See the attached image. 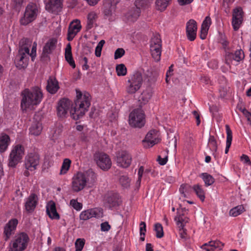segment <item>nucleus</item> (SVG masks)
Listing matches in <instances>:
<instances>
[{
  "instance_id": "obj_48",
  "label": "nucleus",
  "mask_w": 251,
  "mask_h": 251,
  "mask_svg": "<svg viewBox=\"0 0 251 251\" xmlns=\"http://www.w3.org/2000/svg\"><path fill=\"white\" fill-rule=\"evenodd\" d=\"M24 0H12V7L15 10L19 12L24 2Z\"/></svg>"
},
{
  "instance_id": "obj_42",
  "label": "nucleus",
  "mask_w": 251,
  "mask_h": 251,
  "mask_svg": "<svg viewBox=\"0 0 251 251\" xmlns=\"http://www.w3.org/2000/svg\"><path fill=\"white\" fill-rule=\"evenodd\" d=\"M193 189V187L188 184H182L179 189L180 193L183 195L184 197H186L185 193H189Z\"/></svg>"
},
{
  "instance_id": "obj_60",
  "label": "nucleus",
  "mask_w": 251,
  "mask_h": 251,
  "mask_svg": "<svg viewBox=\"0 0 251 251\" xmlns=\"http://www.w3.org/2000/svg\"><path fill=\"white\" fill-rule=\"evenodd\" d=\"M157 160L160 165H164L168 161V156H166L164 158H161L160 156H158Z\"/></svg>"
},
{
  "instance_id": "obj_24",
  "label": "nucleus",
  "mask_w": 251,
  "mask_h": 251,
  "mask_svg": "<svg viewBox=\"0 0 251 251\" xmlns=\"http://www.w3.org/2000/svg\"><path fill=\"white\" fill-rule=\"evenodd\" d=\"M46 211L50 219L56 220L60 219V216L56 211L55 203L53 201H51L47 204Z\"/></svg>"
},
{
  "instance_id": "obj_7",
  "label": "nucleus",
  "mask_w": 251,
  "mask_h": 251,
  "mask_svg": "<svg viewBox=\"0 0 251 251\" xmlns=\"http://www.w3.org/2000/svg\"><path fill=\"white\" fill-rule=\"evenodd\" d=\"M38 9L34 3H30L26 7L23 16L20 20L21 25H27L34 21L37 16Z\"/></svg>"
},
{
  "instance_id": "obj_3",
  "label": "nucleus",
  "mask_w": 251,
  "mask_h": 251,
  "mask_svg": "<svg viewBox=\"0 0 251 251\" xmlns=\"http://www.w3.org/2000/svg\"><path fill=\"white\" fill-rule=\"evenodd\" d=\"M21 105L23 109L26 110L40 103L43 98V94L40 88L34 87L31 89H25L22 92Z\"/></svg>"
},
{
  "instance_id": "obj_55",
  "label": "nucleus",
  "mask_w": 251,
  "mask_h": 251,
  "mask_svg": "<svg viewBox=\"0 0 251 251\" xmlns=\"http://www.w3.org/2000/svg\"><path fill=\"white\" fill-rule=\"evenodd\" d=\"M125 50L122 48H118L115 52L114 58L115 59L122 57L125 54Z\"/></svg>"
},
{
  "instance_id": "obj_20",
  "label": "nucleus",
  "mask_w": 251,
  "mask_h": 251,
  "mask_svg": "<svg viewBox=\"0 0 251 251\" xmlns=\"http://www.w3.org/2000/svg\"><path fill=\"white\" fill-rule=\"evenodd\" d=\"M18 224V220L14 218L9 221V222L5 225L4 227L3 233L5 237V240H7L11 235L14 233Z\"/></svg>"
},
{
  "instance_id": "obj_63",
  "label": "nucleus",
  "mask_w": 251,
  "mask_h": 251,
  "mask_svg": "<svg viewBox=\"0 0 251 251\" xmlns=\"http://www.w3.org/2000/svg\"><path fill=\"white\" fill-rule=\"evenodd\" d=\"M226 88L221 87L219 89L220 96L222 98H224L227 95Z\"/></svg>"
},
{
  "instance_id": "obj_44",
  "label": "nucleus",
  "mask_w": 251,
  "mask_h": 251,
  "mask_svg": "<svg viewBox=\"0 0 251 251\" xmlns=\"http://www.w3.org/2000/svg\"><path fill=\"white\" fill-rule=\"evenodd\" d=\"M112 6L109 2H105L103 4V14L106 18H107L112 14Z\"/></svg>"
},
{
  "instance_id": "obj_30",
  "label": "nucleus",
  "mask_w": 251,
  "mask_h": 251,
  "mask_svg": "<svg viewBox=\"0 0 251 251\" xmlns=\"http://www.w3.org/2000/svg\"><path fill=\"white\" fill-rule=\"evenodd\" d=\"M10 142L9 136L4 134L0 137V151L3 152L7 149Z\"/></svg>"
},
{
  "instance_id": "obj_32",
  "label": "nucleus",
  "mask_w": 251,
  "mask_h": 251,
  "mask_svg": "<svg viewBox=\"0 0 251 251\" xmlns=\"http://www.w3.org/2000/svg\"><path fill=\"white\" fill-rule=\"evenodd\" d=\"M226 129L227 134L226 141V148L225 149V153H227L229 149L231 146L232 140V131L228 125H226Z\"/></svg>"
},
{
  "instance_id": "obj_37",
  "label": "nucleus",
  "mask_w": 251,
  "mask_h": 251,
  "mask_svg": "<svg viewBox=\"0 0 251 251\" xmlns=\"http://www.w3.org/2000/svg\"><path fill=\"white\" fill-rule=\"evenodd\" d=\"M201 177L204 182L205 185L206 186L212 185L214 182V178L210 175L204 173L201 175Z\"/></svg>"
},
{
  "instance_id": "obj_35",
  "label": "nucleus",
  "mask_w": 251,
  "mask_h": 251,
  "mask_svg": "<svg viewBox=\"0 0 251 251\" xmlns=\"http://www.w3.org/2000/svg\"><path fill=\"white\" fill-rule=\"evenodd\" d=\"M193 190L195 191L197 196L202 201H203L205 199L204 191L202 189L201 186L199 184L194 185L193 186Z\"/></svg>"
},
{
  "instance_id": "obj_23",
  "label": "nucleus",
  "mask_w": 251,
  "mask_h": 251,
  "mask_svg": "<svg viewBox=\"0 0 251 251\" xmlns=\"http://www.w3.org/2000/svg\"><path fill=\"white\" fill-rule=\"evenodd\" d=\"M100 211L97 208L90 209L82 211L80 215L79 218L81 220L85 221L92 217H100Z\"/></svg>"
},
{
  "instance_id": "obj_53",
  "label": "nucleus",
  "mask_w": 251,
  "mask_h": 251,
  "mask_svg": "<svg viewBox=\"0 0 251 251\" xmlns=\"http://www.w3.org/2000/svg\"><path fill=\"white\" fill-rule=\"evenodd\" d=\"M70 205L75 210H80L82 207V204L77 202L76 200L72 199L70 201Z\"/></svg>"
},
{
  "instance_id": "obj_5",
  "label": "nucleus",
  "mask_w": 251,
  "mask_h": 251,
  "mask_svg": "<svg viewBox=\"0 0 251 251\" xmlns=\"http://www.w3.org/2000/svg\"><path fill=\"white\" fill-rule=\"evenodd\" d=\"M143 77L141 73L135 72L129 77L126 87V92L129 94L135 93L141 87Z\"/></svg>"
},
{
  "instance_id": "obj_47",
  "label": "nucleus",
  "mask_w": 251,
  "mask_h": 251,
  "mask_svg": "<svg viewBox=\"0 0 251 251\" xmlns=\"http://www.w3.org/2000/svg\"><path fill=\"white\" fill-rule=\"evenodd\" d=\"M85 240L82 238H78L75 242V251H81L85 245Z\"/></svg>"
},
{
  "instance_id": "obj_59",
  "label": "nucleus",
  "mask_w": 251,
  "mask_h": 251,
  "mask_svg": "<svg viewBox=\"0 0 251 251\" xmlns=\"http://www.w3.org/2000/svg\"><path fill=\"white\" fill-rule=\"evenodd\" d=\"M151 55L155 61H158L160 59L161 51L151 52Z\"/></svg>"
},
{
  "instance_id": "obj_1",
  "label": "nucleus",
  "mask_w": 251,
  "mask_h": 251,
  "mask_svg": "<svg viewBox=\"0 0 251 251\" xmlns=\"http://www.w3.org/2000/svg\"><path fill=\"white\" fill-rule=\"evenodd\" d=\"M76 100L74 104H72L68 99L63 98L59 100L57 107V114L61 118L65 117L72 104L70 114L73 119L77 120L82 117L88 110L91 105V96L89 93L83 94L78 90H76Z\"/></svg>"
},
{
  "instance_id": "obj_29",
  "label": "nucleus",
  "mask_w": 251,
  "mask_h": 251,
  "mask_svg": "<svg viewBox=\"0 0 251 251\" xmlns=\"http://www.w3.org/2000/svg\"><path fill=\"white\" fill-rule=\"evenodd\" d=\"M152 94V88L151 87H148L141 93L139 97V100L142 101L144 104H145L151 98Z\"/></svg>"
},
{
  "instance_id": "obj_62",
  "label": "nucleus",
  "mask_w": 251,
  "mask_h": 251,
  "mask_svg": "<svg viewBox=\"0 0 251 251\" xmlns=\"http://www.w3.org/2000/svg\"><path fill=\"white\" fill-rule=\"evenodd\" d=\"M241 160L244 162V163L247 164L248 165L251 164V162L250 160V158L247 155L243 154L241 157Z\"/></svg>"
},
{
  "instance_id": "obj_11",
  "label": "nucleus",
  "mask_w": 251,
  "mask_h": 251,
  "mask_svg": "<svg viewBox=\"0 0 251 251\" xmlns=\"http://www.w3.org/2000/svg\"><path fill=\"white\" fill-rule=\"evenodd\" d=\"M57 40L55 38H52L45 44L43 52L41 56V60L43 62H47L50 60L49 54H51L56 47Z\"/></svg>"
},
{
  "instance_id": "obj_40",
  "label": "nucleus",
  "mask_w": 251,
  "mask_h": 251,
  "mask_svg": "<svg viewBox=\"0 0 251 251\" xmlns=\"http://www.w3.org/2000/svg\"><path fill=\"white\" fill-rule=\"evenodd\" d=\"M71 163V161L69 159L66 158L64 160L60 172V175L65 174L67 172L70 167Z\"/></svg>"
},
{
  "instance_id": "obj_54",
  "label": "nucleus",
  "mask_w": 251,
  "mask_h": 251,
  "mask_svg": "<svg viewBox=\"0 0 251 251\" xmlns=\"http://www.w3.org/2000/svg\"><path fill=\"white\" fill-rule=\"evenodd\" d=\"M211 23V21L210 18L209 16H207L203 21L201 28L208 30Z\"/></svg>"
},
{
  "instance_id": "obj_41",
  "label": "nucleus",
  "mask_w": 251,
  "mask_h": 251,
  "mask_svg": "<svg viewBox=\"0 0 251 251\" xmlns=\"http://www.w3.org/2000/svg\"><path fill=\"white\" fill-rule=\"evenodd\" d=\"M161 47V40L160 36L158 34H155L151 38L150 43V47L151 46Z\"/></svg>"
},
{
  "instance_id": "obj_2",
  "label": "nucleus",
  "mask_w": 251,
  "mask_h": 251,
  "mask_svg": "<svg viewBox=\"0 0 251 251\" xmlns=\"http://www.w3.org/2000/svg\"><path fill=\"white\" fill-rule=\"evenodd\" d=\"M30 45L31 41L27 38H23L19 42V53L15 58V63L19 69L24 68L27 66L29 56H31L32 61H34L36 54L37 44L34 42L31 53H29V47Z\"/></svg>"
},
{
  "instance_id": "obj_27",
  "label": "nucleus",
  "mask_w": 251,
  "mask_h": 251,
  "mask_svg": "<svg viewBox=\"0 0 251 251\" xmlns=\"http://www.w3.org/2000/svg\"><path fill=\"white\" fill-rule=\"evenodd\" d=\"M65 57L66 60L69 64V65L73 68H75V64L72 56V48L71 44L70 43H68L66 47L65 52Z\"/></svg>"
},
{
  "instance_id": "obj_9",
  "label": "nucleus",
  "mask_w": 251,
  "mask_h": 251,
  "mask_svg": "<svg viewBox=\"0 0 251 251\" xmlns=\"http://www.w3.org/2000/svg\"><path fill=\"white\" fill-rule=\"evenodd\" d=\"M145 123V114L141 109H134L129 114V124L131 126L141 128Z\"/></svg>"
},
{
  "instance_id": "obj_52",
  "label": "nucleus",
  "mask_w": 251,
  "mask_h": 251,
  "mask_svg": "<svg viewBox=\"0 0 251 251\" xmlns=\"http://www.w3.org/2000/svg\"><path fill=\"white\" fill-rule=\"evenodd\" d=\"M212 251H214V249H218L219 250H221L224 246V244L222 243L219 240L212 241Z\"/></svg>"
},
{
  "instance_id": "obj_18",
  "label": "nucleus",
  "mask_w": 251,
  "mask_h": 251,
  "mask_svg": "<svg viewBox=\"0 0 251 251\" xmlns=\"http://www.w3.org/2000/svg\"><path fill=\"white\" fill-rule=\"evenodd\" d=\"M105 200L106 206L110 209L118 206L121 202L119 195L114 193L108 194Z\"/></svg>"
},
{
  "instance_id": "obj_43",
  "label": "nucleus",
  "mask_w": 251,
  "mask_h": 251,
  "mask_svg": "<svg viewBox=\"0 0 251 251\" xmlns=\"http://www.w3.org/2000/svg\"><path fill=\"white\" fill-rule=\"evenodd\" d=\"M154 230L156 232V236L158 238H161L164 236V232L162 225L159 223L154 225Z\"/></svg>"
},
{
  "instance_id": "obj_6",
  "label": "nucleus",
  "mask_w": 251,
  "mask_h": 251,
  "mask_svg": "<svg viewBox=\"0 0 251 251\" xmlns=\"http://www.w3.org/2000/svg\"><path fill=\"white\" fill-rule=\"evenodd\" d=\"M29 238L25 232H21L15 236L9 251H24L28 245Z\"/></svg>"
},
{
  "instance_id": "obj_4",
  "label": "nucleus",
  "mask_w": 251,
  "mask_h": 251,
  "mask_svg": "<svg viewBox=\"0 0 251 251\" xmlns=\"http://www.w3.org/2000/svg\"><path fill=\"white\" fill-rule=\"evenodd\" d=\"M96 179V175L91 169L84 173L78 172L73 178L72 190L78 192L84 188L87 182L94 183Z\"/></svg>"
},
{
  "instance_id": "obj_10",
  "label": "nucleus",
  "mask_w": 251,
  "mask_h": 251,
  "mask_svg": "<svg viewBox=\"0 0 251 251\" xmlns=\"http://www.w3.org/2000/svg\"><path fill=\"white\" fill-rule=\"evenodd\" d=\"M97 165L102 170L107 171L111 167L112 162L109 156L103 152H97L94 155Z\"/></svg>"
},
{
  "instance_id": "obj_38",
  "label": "nucleus",
  "mask_w": 251,
  "mask_h": 251,
  "mask_svg": "<svg viewBox=\"0 0 251 251\" xmlns=\"http://www.w3.org/2000/svg\"><path fill=\"white\" fill-rule=\"evenodd\" d=\"M245 211V208L243 205H238L232 208L229 211V215L233 217H236Z\"/></svg>"
},
{
  "instance_id": "obj_51",
  "label": "nucleus",
  "mask_w": 251,
  "mask_h": 251,
  "mask_svg": "<svg viewBox=\"0 0 251 251\" xmlns=\"http://www.w3.org/2000/svg\"><path fill=\"white\" fill-rule=\"evenodd\" d=\"M105 43V41L101 40L98 44L95 49V55L97 57H100L101 55V52L102 47Z\"/></svg>"
},
{
  "instance_id": "obj_56",
  "label": "nucleus",
  "mask_w": 251,
  "mask_h": 251,
  "mask_svg": "<svg viewBox=\"0 0 251 251\" xmlns=\"http://www.w3.org/2000/svg\"><path fill=\"white\" fill-rule=\"evenodd\" d=\"M240 110L242 111L243 114L245 115V116L247 119V120L250 122V124L251 125V114L249 112L246 108H240Z\"/></svg>"
},
{
  "instance_id": "obj_39",
  "label": "nucleus",
  "mask_w": 251,
  "mask_h": 251,
  "mask_svg": "<svg viewBox=\"0 0 251 251\" xmlns=\"http://www.w3.org/2000/svg\"><path fill=\"white\" fill-rule=\"evenodd\" d=\"M171 0H156L155 3L156 9L161 11L166 9Z\"/></svg>"
},
{
  "instance_id": "obj_16",
  "label": "nucleus",
  "mask_w": 251,
  "mask_h": 251,
  "mask_svg": "<svg viewBox=\"0 0 251 251\" xmlns=\"http://www.w3.org/2000/svg\"><path fill=\"white\" fill-rule=\"evenodd\" d=\"M244 51L241 50H236L233 53L231 50L225 54V62L226 64L230 65L233 61L239 62L244 58Z\"/></svg>"
},
{
  "instance_id": "obj_25",
  "label": "nucleus",
  "mask_w": 251,
  "mask_h": 251,
  "mask_svg": "<svg viewBox=\"0 0 251 251\" xmlns=\"http://www.w3.org/2000/svg\"><path fill=\"white\" fill-rule=\"evenodd\" d=\"M59 88L58 82L54 77L50 76L47 82V90L50 94H54L57 92Z\"/></svg>"
},
{
  "instance_id": "obj_33",
  "label": "nucleus",
  "mask_w": 251,
  "mask_h": 251,
  "mask_svg": "<svg viewBox=\"0 0 251 251\" xmlns=\"http://www.w3.org/2000/svg\"><path fill=\"white\" fill-rule=\"evenodd\" d=\"M97 18V15L95 12H91L88 14L87 16V24L86 25L87 30L91 29L94 26V25Z\"/></svg>"
},
{
  "instance_id": "obj_17",
  "label": "nucleus",
  "mask_w": 251,
  "mask_h": 251,
  "mask_svg": "<svg viewBox=\"0 0 251 251\" xmlns=\"http://www.w3.org/2000/svg\"><path fill=\"white\" fill-rule=\"evenodd\" d=\"M81 28L80 21L77 19L73 20L70 24L68 27L67 40L69 41H72L75 35L80 31Z\"/></svg>"
},
{
  "instance_id": "obj_58",
  "label": "nucleus",
  "mask_w": 251,
  "mask_h": 251,
  "mask_svg": "<svg viewBox=\"0 0 251 251\" xmlns=\"http://www.w3.org/2000/svg\"><path fill=\"white\" fill-rule=\"evenodd\" d=\"M100 227L102 231H108L110 229L111 226L108 222H105L101 224Z\"/></svg>"
},
{
  "instance_id": "obj_50",
  "label": "nucleus",
  "mask_w": 251,
  "mask_h": 251,
  "mask_svg": "<svg viewBox=\"0 0 251 251\" xmlns=\"http://www.w3.org/2000/svg\"><path fill=\"white\" fill-rule=\"evenodd\" d=\"M120 183L125 188L129 186V179L126 176H122L119 179Z\"/></svg>"
},
{
  "instance_id": "obj_15",
  "label": "nucleus",
  "mask_w": 251,
  "mask_h": 251,
  "mask_svg": "<svg viewBox=\"0 0 251 251\" xmlns=\"http://www.w3.org/2000/svg\"><path fill=\"white\" fill-rule=\"evenodd\" d=\"M244 12L241 7L234 9L232 13V25L235 31L240 28L243 21Z\"/></svg>"
},
{
  "instance_id": "obj_21",
  "label": "nucleus",
  "mask_w": 251,
  "mask_h": 251,
  "mask_svg": "<svg viewBox=\"0 0 251 251\" xmlns=\"http://www.w3.org/2000/svg\"><path fill=\"white\" fill-rule=\"evenodd\" d=\"M38 201L37 195L34 193L31 194L26 199L25 203V206L26 210L29 213L32 212L37 205Z\"/></svg>"
},
{
  "instance_id": "obj_19",
  "label": "nucleus",
  "mask_w": 251,
  "mask_h": 251,
  "mask_svg": "<svg viewBox=\"0 0 251 251\" xmlns=\"http://www.w3.org/2000/svg\"><path fill=\"white\" fill-rule=\"evenodd\" d=\"M186 35L187 38L191 41H194L196 37L197 24L193 20H190L186 24Z\"/></svg>"
},
{
  "instance_id": "obj_49",
  "label": "nucleus",
  "mask_w": 251,
  "mask_h": 251,
  "mask_svg": "<svg viewBox=\"0 0 251 251\" xmlns=\"http://www.w3.org/2000/svg\"><path fill=\"white\" fill-rule=\"evenodd\" d=\"M208 144L210 146V148L211 150L215 151V152L217 150V143L214 136L210 135L208 140Z\"/></svg>"
},
{
  "instance_id": "obj_45",
  "label": "nucleus",
  "mask_w": 251,
  "mask_h": 251,
  "mask_svg": "<svg viewBox=\"0 0 251 251\" xmlns=\"http://www.w3.org/2000/svg\"><path fill=\"white\" fill-rule=\"evenodd\" d=\"M116 69L117 73V75L119 76H124L126 74V68L123 64L117 65Z\"/></svg>"
},
{
  "instance_id": "obj_22",
  "label": "nucleus",
  "mask_w": 251,
  "mask_h": 251,
  "mask_svg": "<svg viewBox=\"0 0 251 251\" xmlns=\"http://www.w3.org/2000/svg\"><path fill=\"white\" fill-rule=\"evenodd\" d=\"M63 0H49L46 3V9L51 13H57L62 7Z\"/></svg>"
},
{
  "instance_id": "obj_13",
  "label": "nucleus",
  "mask_w": 251,
  "mask_h": 251,
  "mask_svg": "<svg viewBox=\"0 0 251 251\" xmlns=\"http://www.w3.org/2000/svg\"><path fill=\"white\" fill-rule=\"evenodd\" d=\"M131 160L132 157L130 154L125 151H122L116 153V163L120 167L128 168L131 164Z\"/></svg>"
},
{
  "instance_id": "obj_26",
  "label": "nucleus",
  "mask_w": 251,
  "mask_h": 251,
  "mask_svg": "<svg viewBox=\"0 0 251 251\" xmlns=\"http://www.w3.org/2000/svg\"><path fill=\"white\" fill-rule=\"evenodd\" d=\"M141 13L140 9L136 7L132 8L125 15V18L128 22H134L139 17Z\"/></svg>"
},
{
  "instance_id": "obj_14",
  "label": "nucleus",
  "mask_w": 251,
  "mask_h": 251,
  "mask_svg": "<svg viewBox=\"0 0 251 251\" xmlns=\"http://www.w3.org/2000/svg\"><path fill=\"white\" fill-rule=\"evenodd\" d=\"M159 142L158 131L155 129L151 130L149 131L145 139L142 141L143 146L146 148L152 147Z\"/></svg>"
},
{
  "instance_id": "obj_36",
  "label": "nucleus",
  "mask_w": 251,
  "mask_h": 251,
  "mask_svg": "<svg viewBox=\"0 0 251 251\" xmlns=\"http://www.w3.org/2000/svg\"><path fill=\"white\" fill-rule=\"evenodd\" d=\"M151 1L150 0H136L135 5L136 9H140L148 8Z\"/></svg>"
},
{
  "instance_id": "obj_31",
  "label": "nucleus",
  "mask_w": 251,
  "mask_h": 251,
  "mask_svg": "<svg viewBox=\"0 0 251 251\" xmlns=\"http://www.w3.org/2000/svg\"><path fill=\"white\" fill-rule=\"evenodd\" d=\"M175 221L178 227L184 226L185 224L188 222L189 218L183 217V214H180L179 212H177V215L175 218Z\"/></svg>"
},
{
  "instance_id": "obj_28",
  "label": "nucleus",
  "mask_w": 251,
  "mask_h": 251,
  "mask_svg": "<svg viewBox=\"0 0 251 251\" xmlns=\"http://www.w3.org/2000/svg\"><path fill=\"white\" fill-rule=\"evenodd\" d=\"M42 130L41 123L38 121H34L29 128L30 133L34 135H39Z\"/></svg>"
},
{
  "instance_id": "obj_61",
  "label": "nucleus",
  "mask_w": 251,
  "mask_h": 251,
  "mask_svg": "<svg viewBox=\"0 0 251 251\" xmlns=\"http://www.w3.org/2000/svg\"><path fill=\"white\" fill-rule=\"evenodd\" d=\"M81 62L82 64V69L84 70H87L89 69V66L87 65L88 63V59L86 57H84L82 60L81 61Z\"/></svg>"
},
{
  "instance_id": "obj_57",
  "label": "nucleus",
  "mask_w": 251,
  "mask_h": 251,
  "mask_svg": "<svg viewBox=\"0 0 251 251\" xmlns=\"http://www.w3.org/2000/svg\"><path fill=\"white\" fill-rule=\"evenodd\" d=\"M140 233L141 236H145L146 231V225L144 222H141L140 224Z\"/></svg>"
},
{
  "instance_id": "obj_34",
  "label": "nucleus",
  "mask_w": 251,
  "mask_h": 251,
  "mask_svg": "<svg viewBox=\"0 0 251 251\" xmlns=\"http://www.w3.org/2000/svg\"><path fill=\"white\" fill-rule=\"evenodd\" d=\"M219 43L222 45V48L225 50V54L231 50L232 47L229 45V42L225 36H221Z\"/></svg>"
},
{
  "instance_id": "obj_64",
  "label": "nucleus",
  "mask_w": 251,
  "mask_h": 251,
  "mask_svg": "<svg viewBox=\"0 0 251 251\" xmlns=\"http://www.w3.org/2000/svg\"><path fill=\"white\" fill-rule=\"evenodd\" d=\"M208 30H206V29H203L201 28V34H200V38L203 40L206 38V37L207 34V32Z\"/></svg>"
},
{
  "instance_id": "obj_12",
  "label": "nucleus",
  "mask_w": 251,
  "mask_h": 251,
  "mask_svg": "<svg viewBox=\"0 0 251 251\" xmlns=\"http://www.w3.org/2000/svg\"><path fill=\"white\" fill-rule=\"evenodd\" d=\"M40 163V156L38 153H30L25 157V166L26 169L33 171L37 169Z\"/></svg>"
},
{
  "instance_id": "obj_46",
  "label": "nucleus",
  "mask_w": 251,
  "mask_h": 251,
  "mask_svg": "<svg viewBox=\"0 0 251 251\" xmlns=\"http://www.w3.org/2000/svg\"><path fill=\"white\" fill-rule=\"evenodd\" d=\"M62 125H59L52 131V140H56L58 138L62 131Z\"/></svg>"
},
{
  "instance_id": "obj_8",
  "label": "nucleus",
  "mask_w": 251,
  "mask_h": 251,
  "mask_svg": "<svg viewBox=\"0 0 251 251\" xmlns=\"http://www.w3.org/2000/svg\"><path fill=\"white\" fill-rule=\"evenodd\" d=\"M25 154V148L22 145L18 144L12 150L9 158L8 165L14 168L21 161Z\"/></svg>"
}]
</instances>
